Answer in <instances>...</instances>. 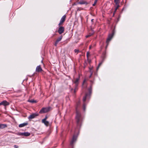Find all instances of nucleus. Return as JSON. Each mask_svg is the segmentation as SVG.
<instances>
[{
	"label": "nucleus",
	"instance_id": "1",
	"mask_svg": "<svg viewBox=\"0 0 148 148\" xmlns=\"http://www.w3.org/2000/svg\"><path fill=\"white\" fill-rule=\"evenodd\" d=\"M49 110V109L48 108H43L39 112V113L42 114L48 112Z\"/></svg>",
	"mask_w": 148,
	"mask_h": 148
},
{
	"label": "nucleus",
	"instance_id": "25",
	"mask_svg": "<svg viewBox=\"0 0 148 148\" xmlns=\"http://www.w3.org/2000/svg\"><path fill=\"white\" fill-rule=\"evenodd\" d=\"M58 42H57V41H56V42L55 44V45L56 46H57V44L58 43Z\"/></svg>",
	"mask_w": 148,
	"mask_h": 148
},
{
	"label": "nucleus",
	"instance_id": "6",
	"mask_svg": "<svg viewBox=\"0 0 148 148\" xmlns=\"http://www.w3.org/2000/svg\"><path fill=\"white\" fill-rule=\"evenodd\" d=\"M64 27H60L59 28V29L58 31V32L60 34H61L64 32Z\"/></svg>",
	"mask_w": 148,
	"mask_h": 148
},
{
	"label": "nucleus",
	"instance_id": "18",
	"mask_svg": "<svg viewBox=\"0 0 148 148\" xmlns=\"http://www.w3.org/2000/svg\"><path fill=\"white\" fill-rule=\"evenodd\" d=\"M74 51L75 53H77L79 52V50L77 49H75Z\"/></svg>",
	"mask_w": 148,
	"mask_h": 148
},
{
	"label": "nucleus",
	"instance_id": "21",
	"mask_svg": "<svg viewBox=\"0 0 148 148\" xmlns=\"http://www.w3.org/2000/svg\"><path fill=\"white\" fill-rule=\"evenodd\" d=\"M97 0H95L94 3L93 4V6H95V4H96L97 2Z\"/></svg>",
	"mask_w": 148,
	"mask_h": 148
},
{
	"label": "nucleus",
	"instance_id": "7",
	"mask_svg": "<svg viewBox=\"0 0 148 148\" xmlns=\"http://www.w3.org/2000/svg\"><path fill=\"white\" fill-rule=\"evenodd\" d=\"M113 36V34H110L108 36V37L106 41V43L108 44L109 41L111 39Z\"/></svg>",
	"mask_w": 148,
	"mask_h": 148
},
{
	"label": "nucleus",
	"instance_id": "9",
	"mask_svg": "<svg viewBox=\"0 0 148 148\" xmlns=\"http://www.w3.org/2000/svg\"><path fill=\"white\" fill-rule=\"evenodd\" d=\"M42 71V70L40 65L37 66L36 69V71L37 72H40Z\"/></svg>",
	"mask_w": 148,
	"mask_h": 148
},
{
	"label": "nucleus",
	"instance_id": "13",
	"mask_svg": "<svg viewBox=\"0 0 148 148\" xmlns=\"http://www.w3.org/2000/svg\"><path fill=\"white\" fill-rule=\"evenodd\" d=\"M28 124L27 123H24L22 124H21L19 125V127H24L26 125H27Z\"/></svg>",
	"mask_w": 148,
	"mask_h": 148
},
{
	"label": "nucleus",
	"instance_id": "3",
	"mask_svg": "<svg viewBox=\"0 0 148 148\" xmlns=\"http://www.w3.org/2000/svg\"><path fill=\"white\" fill-rule=\"evenodd\" d=\"M9 105V103L6 100H4L0 103V106L3 105L4 106H8Z\"/></svg>",
	"mask_w": 148,
	"mask_h": 148
},
{
	"label": "nucleus",
	"instance_id": "30",
	"mask_svg": "<svg viewBox=\"0 0 148 148\" xmlns=\"http://www.w3.org/2000/svg\"><path fill=\"white\" fill-rule=\"evenodd\" d=\"M91 46H90V47H89V49H91Z\"/></svg>",
	"mask_w": 148,
	"mask_h": 148
},
{
	"label": "nucleus",
	"instance_id": "20",
	"mask_svg": "<svg viewBox=\"0 0 148 148\" xmlns=\"http://www.w3.org/2000/svg\"><path fill=\"white\" fill-rule=\"evenodd\" d=\"M119 7V6H116V8H115V11H114V13L116 12V10H117V9Z\"/></svg>",
	"mask_w": 148,
	"mask_h": 148
},
{
	"label": "nucleus",
	"instance_id": "15",
	"mask_svg": "<svg viewBox=\"0 0 148 148\" xmlns=\"http://www.w3.org/2000/svg\"><path fill=\"white\" fill-rule=\"evenodd\" d=\"M114 2L116 6H119L120 1L119 0H114Z\"/></svg>",
	"mask_w": 148,
	"mask_h": 148
},
{
	"label": "nucleus",
	"instance_id": "2",
	"mask_svg": "<svg viewBox=\"0 0 148 148\" xmlns=\"http://www.w3.org/2000/svg\"><path fill=\"white\" fill-rule=\"evenodd\" d=\"M66 18V16L65 15H64L61 18L60 22L59 24V25L60 26L65 21Z\"/></svg>",
	"mask_w": 148,
	"mask_h": 148
},
{
	"label": "nucleus",
	"instance_id": "17",
	"mask_svg": "<svg viewBox=\"0 0 148 148\" xmlns=\"http://www.w3.org/2000/svg\"><path fill=\"white\" fill-rule=\"evenodd\" d=\"M62 38V36H60L59 38H58L56 40L57 42H58L59 41H60L61 40Z\"/></svg>",
	"mask_w": 148,
	"mask_h": 148
},
{
	"label": "nucleus",
	"instance_id": "26",
	"mask_svg": "<svg viewBox=\"0 0 148 148\" xmlns=\"http://www.w3.org/2000/svg\"><path fill=\"white\" fill-rule=\"evenodd\" d=\"M14 148H17L18 147V146H17L16 145H15L14 146Z\"/></svg>",
	"mask_w": 148,
	"mask_h": 148
},
{
	"label": "nucleus",
	"instance_id": "5",
	"mask_svg": "<svg viewBox=\"0 0 148 148\" xmlns=\"http://www.w3.org/2000/svg\"><path fill=\"white\" fill-rule=\"evenodd\" d=\"M38 115V113H34L30 115L28 117L29 119H32Z\"/></svg>",
	"mask_w": 148,
	"mask_h": 148
},
{
	"label": "nucleus",
	"instance_id": "11",
	"mask_svg": "<svg viewBox=\"0 0 148 148\" xmlns=\"http://www.w3.org/2000/svg\"><path fill=\"white\" fill-rule=\"evenodd\" d=\"M79 77L75 79L73 81V83H74L76 86H77L79 83Z\"/></svg>",
	"mask_w": 148,
	"mask_h": 148
},
{
	"label": "nucleus",
	"instance_id": "27",
	"mask_svg": "<svg viewBox=\"0 0 148 148\" xmlns=\"http://www.w3.org/2000/svg\"><path fill=\"white\" fill-rule=\"evenodd\" d=\"M77 90V88H75V89L74 91V92H75V91H76V90Z\"/></svg>",
	"mask_w": 148,
	"mask_h": 148
},
{
	"label": "nucleus",
	"instance_id": "23",
	"mask_svg": "<svg viewBox=\"0 0 148 148\" xmlns=\"http://www.w3.org/2000/svg\"><path fill=\"white\" fill-rule=\"evenodd\" d=\"M101 64H102V63H99V65H98V67H97V70H98V69L99 68V66H100L101 65Z\"/></svg>",
	"mask_w": 148,
	"mask_h": 148
},
{
	"label": "nucleus",
	"instance_id": "16",
	"mask_svg": "<svg viewBox=\"0 0 148 148\" xmlns=\"http://www.w3.org/2000/svg\"><path fill=\"white\" fill-rule=\"evenodd\" d=\"M7 127V125L4 124H0V129H3Z\"/></svg>",
	"mask_w": 148,
	"mask_h": 148
},
{
	"label": "nucleus",
	"instance_id": "28",
	"mask_svg": "<svg viewBox=\"0 0 148 148\" xmlns=\"http://www.w3.org/2000/svg\"><path fill=\"white\" fill-rule=\"evenodd\" d=\"M89 52H88L87 53V57H88V55H89Z\"/></svg>",
	"mask_w": 148,
	"mask_h": 148
},
{
	"label": "nucleus",
	"instance_id": "19",
	"mask_svg": "<svg viewBox=\"0 0 148 148\" xmlns=\"http://www.w3.org/2000/svg\"><path fill=\"white\" fill-rule=\"evenodd\" d=\"M86 96L87 95H86L83 97V100L84 101H86Z\"/></svg>",
	"mask_w": 148,
	"mask_h": 148
},
{
	"label": "nucleus",
	"instance_id": "8",
	"mask_svg": "<svg viewBox=\"0 0 148 148\" xmlns=\"http://www.w3.org/2000/svg\"><path fill=\"white\" fill-rule=\"evenodd\" d=\"M18 135H23L25 136H28L30 135V133L28 132H25L24 133H19Z\"/></svg>",
	"mask_w": 148,
	"mask_h": 148
},
{
	"label": "nucleus",
	"instance_id": "12",
	"mask_svg": "<svg viewBox=\"0 0 148 148\" xmlns=\"http://www.w3.org/2000/svg\"><path fill=\"white\" fill-rule=\"evenodd\" d=\"M46 119L47 118H45V119H42V122L43 123H44V124L46 126H48L49 125V122H48V121H46Z\"/></svg>",
	"mask_w": 148,
	"mask_h": 148
},
{
	"label": "nucleus",
	"instance_id": "14",
	"mask_svg": "<svg viewBox=\"0 0 148 148\" xmlns=\"http://www.w3.org/2000/svg\"><path fill=\"white\" fill-rule=\"evenodd\" d=\"M78 4H87V2L84 0H81L78 2Z\"/></svg>",
	"mask_w": 148,
	"mask_h": 148
},
{
	"label": "nucleus",
	"instance_id": "24",
	"mask_svg": "<svg viewBox=\"0 0 148 148\" xmlns=\"http://www.w3.org/2000/svg\"><path fill=\"white\" fill-rule=\"evenodd\" d=\"M83 108L84 110H85L86 108H85V106L84 104V105L83 106Z\"/></svg>",
	"mask_w": 148,
	"mask_h": 148
},
{
	"label": "nucleus",
	"instance_id": "10",
	"mask_svg": "<svg viewBox=\"0 0 148 148\" xmlns=\"http://www.w3.org/2000/svg\"><path fill=\"white\" fill-rule=\"evenodd\" d=\"M77 137L75 136H74L73 137L72 139L70 142V145H72L73 143L75 142L76 140Z\"/></svg>",
	"mask_w": 148,
	"mask_h": 148
},
{
	"label": "nucleus",
	"instance_id": "29",
	"mask_svg": "<svg viewBox=\"0 0 148 148\" xmlns=\"http://www.w3.org/2000/svg\"><path fill=\"white\" fill-rule=\"evenodd\" d=\"M90 36V35H87L86 36V38H88V37H89V36Z\"/></svg>",
	"mask_w": 148,
	"mask_h": 148
},
{
	"label": "nucleus",
	"instance_id": "22",
	"mask_svg": "<svg viewBox=\"0 0 148 148\" xmlns=\"http://www.w3.org/2000/svg\"><path fill=\"white\" fill-rule=\"evenodd\" d=\"M31 103H35L36 102V101H35L34 100H31L29 101Z\"/></svg>",
	"mask_w": 148,
	"mask_h": 148
},
{
	"label": "nucleus",
	"instance_id": "31",
	"mask_svg": "<svg viewBox=\"0 0 148 148\" xmlns=\"http://www.w3.org/2000/svg\"><path fill=\"white\" fill-rule=\"evenodd\" d=\"M85 82V80H84V82H83V84H84V83Z\"/></svg>",
	"mask_w": 148,
	"mask_h": 148
},
{
	"label": "nucleus",
	"instance_id": "4",
	"mask_svg": "<svg viewBox=\"0 0 148 148\" xmlns=\"http://www.w3.org/2000/svg\"><path fill=\"white\" fill-rule=\"evenodd\" d=\"M80 114L77 112L76 119L77 123H78L80 120Z\"/></svg>",
	"mask_w": 148,
	"mask_h": 148
}]
</instances>
